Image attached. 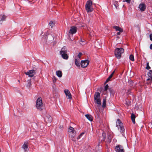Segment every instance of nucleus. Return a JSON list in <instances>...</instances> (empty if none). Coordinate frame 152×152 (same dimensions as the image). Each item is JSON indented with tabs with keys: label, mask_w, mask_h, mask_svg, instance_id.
Instances as JSON below:
<instances>
[{
	"label": "nucleus",
	"mask_w": 152,
	"mask_h": 152,
	"mask_svg": "<svg viewBox=\"0 0 152 152\" xmlns=\"http://www.w3.org/2000/svg\"><path fill=\"white\" fill-rule=\"evenodd\" d=\"M67 51L66 48L65 46H64L61 48V50L60 52V54L62 58L66 60L68 59L69 58Z\"/></svg>",
	"instance_id": "nucleus-1"
},
{
	"label": "nucleus",
	"mask_w": 152,
	"mask_h": 152,
	"mask_svg": "<svg viewBox=\"0 0 152 152\" xmlns=\"http://www.w3.org/2000/svg\"><path fill=\"white\" fill-rule=\"evenodd\" d=\"M36 107L39 111H41L44 108L42 100L41 97H39L37 100Z\"/></svg>",
	"instance_id": "nucleus-2"
},
{
	"label": "nucleus",
	"mask_w": 152,
	"mask_h": 152,
	"mask_svg": "<svg viewBox=\"0 0 152 152\" xmlns=\"http://www.w3.org/2000/svg\"><path fill=\"white\" fill-rule=\"evenodd\" d=\"M92 2L90 0L88 1L85 5V8L88 12H92L93 10L92 7Z\"/></svg>",
	"instance_id": "nucleus-3"
},
{
	"label": "nucleus",
	"mask_w": 152,
	"mask_h": 152,
	"mask_svg": "<svg viewBox=\"0 0 152 152\" xmlns=\"http://www.w3.org/2000/svg\"><path fill=\"white\" fill-rule=\"evenodd\" d=\"M100 94L98 92H95L94 96L95 102L98 104V106L99 107L101 105V102L100 98Z\"/></svg>",
	"instance_id": "nucleus-4"
},
{
	"label": "nucleus",
	"mask_w": 152,
	"mask_h": 152,
	"mask_svg": "<svg viewBox=\"0 0 152 152\" xmlns=\"http://www.w3.org/2000/svg\"><path fill=\"white\" fill-rule=\"evenodd\" d=\"M124 49L122 48H117L115 51V57L118 59H119L121 57V54L124 52Z\"/></svg>",
	"instance_id": "nucleus-5"
},
{
	"label": "nucleus",
	"mask_w": 152,
	"mask_h": 152,
	"mask_svg": "<svg viewBox=\"0 0 152 152\" xmlns=\"http://www.w3.org/2000/svg\"><path fill=\"white\" fill-rule=\"evenodd\" d=\"M68 132L69 133V137L72 138V140H74V137L75 136L76 133L74 128L73 127L70 126L69 128Z\"/></svg>",
	"instance_id": "nucleus-6"
},
{
	"label": "nucleus",
	"mask_w": 152,
	"mask_h": 152,
	"mask_svg": "<svg viewBox=\"0 0 152 152\" xmlns=\"http://www.w3.org/2000/svg\"><path fill=\"white\" fill-rule=\"evenodd\" d=\"M116 126L118 127V129H120V132L123 133L124 131V129L123 127V125L122 123L119 119H117L116 122Z\"/></svg>",
	"instance_id": "nucleus-7"
},
{
	"label": "nucleus",
	"mask_w": 152,
	"mask_h": 152,
	"mask_svg": "<svg viewBox=\"0 0 152 152\" xmlns=\"http://www.w3.org/2000/svg\"><path fill=\"white\" fill-rule=\"evenodd\" d=\"M25 74L29 77H32L36 74V72L34 70H28L26 72H25Z\"/></svg>",
	"instance_id": "nucleus-8"
},
{
	"label": "nucleus",
	"mask_w": 152,
	"mask_h": 152,
	"mask_svg": "<svg viewBox=\"0 0 152 152\" xmlns=\"http://www.w3.org/2000/svg\"><path fill=\"white\" fill-rule=\"evenodd\" d=\"M44 118L45 121L47 123H50L52 121V118L48 114H46Z\"/></svg>",
	"instance_id": "nucleus-9"
},
{
	"label": "nucleus",
	"mask_w": 152,
	"mask_h": 152,
	"mask_svg": "<svg viewBox=\"0 0 152 152\" xmlns=\"http://www.w3.org/2000/svg\"><path fill=\"white\" fill-rule=\"evenodd\" d=\"M115 151L117 152H124L123 146L121 145H118L115 148Z\"/></svg>",
	"instance_id": "nucleus-10"
},
{
	"label": "nucleus",
	"mask_w": 152,
	"mask_h": 152,
	"mask_svg": "<svg viewBox=\"0 0 152 152\" xmlns=\"http://www.w3.org/2000/svg\"><path fill=\"white\" fill-rule=\"evenodd\" d=\"M89 61L88 60L82 61L81 65L82 67L85 68L88 65Z\"/></svg>",
	"instance_id": "nucleus-11"
},
{
	"label": "nucleus",
	"mask_w": 152,
	"mask_h": 152,
	"mask_svg": "<svg viewBox=\"0 0 152 152\" xmlns=\"http://www.w3.org/2000/svg\"><path fill=\"white\" fill-rule=\"evenodd\" d=\"M65 94L66 96V98L69 99L72 98L71 94L68 90H64Z\"/></svg>",
	"instance_id": "nucleus-12"
},
{
	"label": "nucleus",
	"mask_w": 152,
	"mask_h": 152,
	"mask_svg": "<svg viewBox=\"0 0 152 152\" xmlns=\"http://www.w3.org/2000/svg\"><path fill=\"white\" fill-rule=\"evenodd\" d=\"M146 5L144 3H141L139 6V8L141 11H144L146 9Z\"/></svg>",
	"instance_id": "nucleus-13"
},
{
	"label": "nucleus",
	"mask_w": 152,
	"mask_h": 152,
	"mask_svg": "<svg viewBox=\"0 0 152 152\" xmlns=\"http://www.w3.org/2000/svg\"><path fill=\"white\" fill-rule=\"evenodd\" d=\"M77 31V28L75 26L71 27L69 31V33L73 34L76 33Z\"/></svg>",
	"instance_id": "nucleus-14"
},
{
	"label": "nucleus",
	"mask_w": 152,
	"mask_h": 152,
	"mask_svg": "<svg viewBox=\"0 0 152 152\" xmlns=\"http://www.w3.org/2000/svg\"><path fill=\"white\" fill-rule=\"evenodd\" d=\"M22 148L24 149L25 152L28 151V143L26 142H25L22 146Z\"/></svg>",
	"instance_id": "nucleus-15"
},
{
	"label": "nucleus",
	"mask_w": 152,
	"mask_h": 152,
	"mask_svg": "<svg viewBox=\"0 0 152 152\" xmlns=\"http://www.w3.org/2000/svg\"><path fill=\"white\" fill-rule=\"evenodd\" d=\"M148 75L149 77V78H148L147 79L148 81H150L151 82H152V70H150L149 71V72L148 74Z\"/></svg>",
	"instance_id": "nucleus-16"
},
{
	"label": "nucleus",
	"mask_w": 152,
	"mask_h": 152,
	"mask_svg": "<svg viewBox=\"0 0 152 152\" xmlns=\"http://www.w3.org/2000/svg\"><path fill=\"white\" fill-rule=\"evenodd\" d=\"M80 59L79 58H76L75 59V63L76 65L77 66H80Z\"/></svg>",
	"instance_id": "nucleus-17"
},
{
	"label": "nucleus",
	"mask_w": 152,
	"mask_h": 152,
	"mask_svg": "<svg viewBox=\"0 0 152 152\" xmlns=\"http://www.w3.org/2000/svg\"><path fill=\"white\" fill-rule=\"evenodd\" d=\"M112 137L113 136L111 134H108L107 140L108 142L110 143L111 142Z\"/></svg>",
	"instance_id": "nucleus-18"
},
{
	"label": "nucleus",
	"mask_w": 152,
	"mask_h": 152,
	"mask_svg": "<svg viewBox=\"0 0 152 152\" xmlns=\"http://www.w3.org/2000/svg\"><path fill=\"white\" fill-rule=\"evenodd\" d=\"M85 116L90 121H92L93 120L92 117L91 115L89 114L86 115Z\"/></svg>",
	"instance_id": "nucleus-19"
},
{
	"label": "nucleus",
	"mask_w": 152,
	"mask_h": 152,
	"mask_svg": "<svg viewBox=\"0 0 152 152\" xmlns=\"http://www.w3.org/2000/svg\"><path fill=\"white\" fill-rule=\"evenodd\" d=\"M131 118L132 121L134 124H135V115L133 114H132L131 115Z\"/></svg>",
	"instance_id": "nucleus-20"
},
{
	"label": "nucleus",
	"mask_w": 152,
	"mask_h": 152,
	"mask_svg": "<svg viewBox=\"0 0 152 152\" xmlns=\"http://www.w3.org/2000/svg\"><path fill=\"white\" fill-rule=\"evenodd\" d=\"M56 74L58 77H61L62 75V72L60 70L56 72Z\"/></svg>",
	"instance_id": "nucleus-21"
},
{
	"label": "nucleus",
	"mask_w": 152,
	"mask_h": 152,
	"mask_svg": "<svg viewBox=\"0 0 152 152\" xmlns=\"http://www.w3.org/2000/svg\"><path fill=\"white\" fill-rule=\"evenodd\" d=\"M113 28H114L116 30V31H123V30L119 27L117 26H115L113 27Z\"/></svg>",
	"instance_id": "nucleus-22"
},
{
	"label": "nucleus",
	"mask_w": 152,
	"mask_h": 152,
	"mask_svg": "<svg viewBox=\"0 0 152 152\" xmlns=\"http://www.w3.org/2000/svg\"><path fill=\"white\" fill-rule=\"evenodd\" d=\"M6 17V16L4 15H0V18H1V19L0 20V21H1L5 20Z\"/></svg>",
	"instance_id": "nucleus-23"
},
{
	"label": "nucleus",
	"mask_w": 152,
	"mask_h": 152,
	"mask_svg": "<svg viewBox=\"0 0 152 152\" xmlns=\"http://www.w3.org/2000/svg\"><path fill=\"white\" fill-rule=\"evenodd\" d=\"M114 5L116 9H118V1H115L114 2Z\"/></svg>",
	"instance_id": "nucleus-24"
},
{
	"label": "nucleus",
	"mask_w": 152,
	"mask_h": 152,
	"mask_svg": "<svg viewBox=\"0 0 152 152\" xmlns=\"http://www.w3.org/2000/svg\"><path fill=\"white\" fill-rule=\"evenodd\" d=\"M106 99H104H104H103V103H102V107L104 108L106 106Z\"/></svg>",
	"instance_id": "nucleus-25"
},
{
	"label": "nucleus",
	"mask_w": 152,
	"mask_h": 152,
	"mask_svg": "<svg viewBox=\"0 0 152 152\" xmlns=\"http://www.w3.org/2000/svg\"><path fill=\"white\" fill-rule=\"evenodd\" d=\"M31 85V80H28V83L27 85V87L28 88L30 87Z\"/></svg>",
	"instance_id": "nucleus-26"
},
{
	"label": "nucleus",
	"mask_w": 152,
	"mask_h": 152,
	"mask_svg": "<svg viewBox=\"0 0 152 152\" xmlns=\"http://www.w3.org/2000/svg\"><path fill=\"white\" fill-rule=\"evenodd\" d=\"M130 59L132 61H134V56L132 55H131L129 56Z\"/></svg>",
	"instance_id": "nucleus-27"
},
{
	"label": "nucleus",
	"mask_w": 152,
	"mask_h": 152,
	"mask_svg": "<svg viewBox=\"0 0 152 152\" xmlns=\"http://www.w3.org/2000/svg\"><path fill=\"white\" fill-rule=\"evenodd\" d=\"M115 72V70L109 76V77L107 79L108 80H110L112 77L114 72Z\"/></svg>",
	"instance_id": "nucleus-28"
},
{
	"label": "nucleus",
	"mask_w": 152,
	"mask_h": 152,
	"mask_svg": "<svg viewBox=\"0 0 152 152\" xmlns=\"http://www.w3.org/2000/svg\"><path fill=\"white\" fill-rule=\"evenodd\" d=\"M82 53H79L78 55L75 58H79V59H80V58L81 56H82Z\"/></svg>",
	"instance_id": "nucleus-29"
},
{
	"label": "nucleus",
	"mask_w": 152,
	"mask_h": 152,
	"mask_svg": "<svg viewBox=\"0 0 152 152\" xmlns=\"http://www.w3.org/2000/svg\"><path fill=\"white\" fill-rule=\"evenodd\" d=\"M146 69L148 70L151 69L149 65V63L148 62L147 63L146 67Z\"/></svg>",
	"instance_id": "nucleus-30"
},
{
	"label": "nucleus",
	"mask_w": 152,
	"mask_h": 152,
	"mask_svg": "<svg viewBox=\"0 0 152 152\" xmlns=\"http://www.w3.org/2000/svg\"><path fill=\"white\" fill-rule=\"evenodd\" d=\"M108 87H109V86L107 84L104 87V91H107V90Z\"/></svg>",
	"instance_id": "nucleus-31"
},
{
	"label": "nucleus",
	"mask_w": 152,
	"mask_h": 152,
	"mask_svg": "<svg viewBox=\"0 0 152 152\" xmlns=\"http://www.w3.org/2000/svg\"><path fill=\"white\" fill-rule=\"evenodd\" d=\"M49 24L50 26L52 27L54 26V23L53 22V21H51L50 22Z\"/></svg>",
	"instance_id": "nucleus-32"
},
{
	"label": "nucleus",
	"mask_w": 152,
	"mask_h": 152,
	"mask_svg": "<svg viewBox=\"0 0 152 152\" xmlns=\"http://www.w3.org/2000/svg\"><path fill=\"white\" fill-rule=\"evenodd\" d=\"M123 2H126L127 3L129 4L131 2V0H123Z\"/></svg>",
	"instance_id": "nucleus-33"
},
{
	"label": "nucleus",
	"mask_w": 152,
	"mask_h": 152,
	"mask_svg": "<svg viewBox=\"0 0 152 152\" xmlns=\"http://www.w3.org/2000/svg\"><path fill=\"white\" fill-rule=\"evenodd\" d=\"M84 134V132L80 134V135L77 138L78 139H80L81 137Z\"/></svg>",
	"instance_id": "nucleus-34"
},
{
	"label": "nucleus",
	"mask_w": 152,
	"mask_h": 152,
	"mask_svg": "<svg viewBox=\"0 0 152 152\" xmlns=\"http://www.w3.org/2000/svg\"><path fill=\"white\" fill-rule=\"evenodd\" d=\"M102 136L103 137V140H104L106 138V135L105 133H103Z\"/></svg>",
	"instance_id": "nucleus-35"
},
{
	"label": "nucleus",
	"mask_w": 152,
	"mask_h": 152,
	"mask_svg": "<svg viewBox=\"0 0 152 152\" xmlns=\"http://www.w3.org/2000/svg\"><path fill=\"white\" fill-rule=\"evenodd\" d=\"M150 40L152 41V34H151L150 35Z\"/></svg>",
	"instance_id": "nucleus-36"
},
{
	"label": "nucleus",
	"mask_w": 152,
	"mask_h": 152,
	"mask_svg": "<svg viewBox=\"0 0 152 152\" xmlns=\"http://www.w3.org/2000/svg\"><path fill=\"white\" fill-rule=\"evenodd\" d=\"M122 32V31H119V32H118L117 33V35H120L121 34V32Z\"/></svg>",
	"instance_id": "nucleus-37"
},
{
	"label": "nucleus",
	"mask_w": 152,
	"mask_h": 152,
	"mask_svg": "<svg viewBox=\"0 0 152 152\" xmlns=\"http://www.w3.org/2000/svg\"><path fill=\"white\" fill-rule=\"evenodd\" d=\"M150 48L151 49H152V44L150 45Z\"/></svg>",
	"instance_id": "nucleus-38"
},
{
	"label": "nucleus",
	"mask_w": 152,
	"mask_h": 152,
	"mask_svg": "<svg viewBox=\"0 0 152 152\" xmlns=\"http://www.w3.org/2000/svg\"><path fill=\"white\" fill-rule=\"evenodd\" d=\"M109 80H108V79H107V80H106V81H105V83H107V82H108L109 81Z\"/></svg>",
	"instance_id": "nucleus-39"
},
{
	"label": "nucleus",
	"mask_w": 152,
	"mask_h": 152,
	"mask_svg": "<svg viewBox=\"0 0 152 152\" xmlns=\"http://www.w3.org/2000/svg\"><path fill=\"white\" fill-rule=\"evenodd\" d=\"M109 80H108V79H107V80H106V81H105V83H107V82H108L109 81Z\"/></svg>",
	"instance_id": "nucleus-40"
},
{
	"label": "nucleus",
	"mask_w": 152,
	"mask_h": 152,
	"mask_svg": "<svg viewBox=\"0 0 152 152\" xmlns=\"http://www.w3.org/2000/svg\"><path fill=\"white\" fill-rule=\"evenodd\" d=\"M90 35H91V36H92V35L93 36V34H92V32H91L90 33Z\"/></svg>",
	"instance_id": "nucleus-41"
},
{
	"label": "nucleus",
	"mask_w": 152,
	"mask_h": 152,
	"mask_svg": "<svg viewBox=\"0 0 152 152\" xmlns=\"http://www.w3.org/2000/svg\"><path fill=\"white\" fill-rule=\"evenodd\" d=\"M80 41H81V42H83V41H82V39H81V40H80Z\"/></svg>",
	"instance_id": "nucleus-42"
},
{
	"label": "nucleus",
	"mask_w": 152,
	"mask_h": 152,
	"mask_svg": "<svg viewBox=\"0 0 152 152\" xmlns=\"http://www.w3.org/2000/svg\"><path fill=\"white\" fill-rule=\"evenodd\" d=\"M54 79H54V80H56V78H55Z\"/></svg>",
	"instance_id": "nucleus-43"
},
{
	"label": "nucleus",
	"mask_w": 152,
	"mask_h": 152,
	"mask_svg": "<svg viewBox=\"0 0 152 152\" xmlns=\"http://www.w3.org/2000/svg\"><path fill=\"white\" fill-rule=\"evenodd\" d=\"M54 79H54V80H56V78H55Z\"/></svg>",
	"instance_id": "nucleus-44"
}]
</instances>
